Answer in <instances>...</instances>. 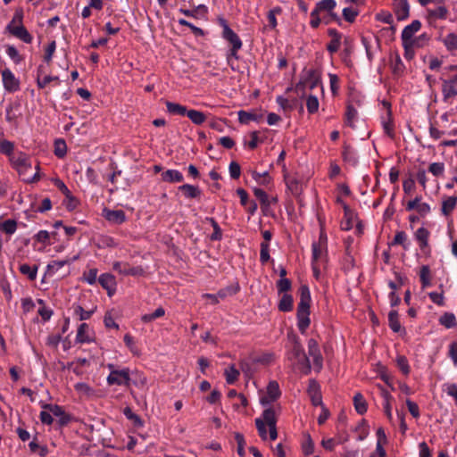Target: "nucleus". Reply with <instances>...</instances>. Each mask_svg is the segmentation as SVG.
Here are the masks:
<instances>
[{"label":"nucleus","instance_id":"052dcab7","mask_svg":"<svg viewBox=\"0 0 457 457\" xmlns=\"http://www.w3.org/2000/svg\"><path fill=\"white\" fill-rule=\"evenodd\" d=\"M358 14H359V12L353 8L345 7L343 9V17L346 21H348L350 23L354 22Z\"/></svg>","mask_w":457,"mask_h":457},{"label":"nucleus","instance_id":"393cba45","mask_svg":"<svg viewBox=\"0 0 457 457\" xmlns=\"http://www.w3.org/2000/svg\"><path fill=\"white\" fill-rule=\"evenodd\" d=\"M262 118L263 115L262 113L257 114L255 112H246L243 110L238 112V120L240 123L246 124L250 120L260 121L261 120H262Z\"/></svg>","mask_w":457,"mask_h":457},{"label":"nucleus","instance_id":"9d476101","mask_svg":"<svg viewBox=\"0 0 457 457\" xmlns=\"http://www.w3.org/2000/svg\"><path fill=\"white\" fill-rule=\"evenodd\" d=\"M281 395L279 386L277 381H270L267 386V395L260 400L262 405H268L275 402Z\"/></svg>","mask_w":457,"mask_h":457},{"label":"nucleus","instance_id":"4468645a","mask_svg":"<svg viewBox=\"0 0 457 457\" xmlns=\"http://www.w3.org/2000/svg\"><path fill=\"white\" fill-rule=\"evenodd\" d=\"M32 167L31 165V162L30 161L29 162V166H25V167H22L21 168H19L17 169L16 170L18 171L20 177L21 178V179L25 182V183H28V184H30V183H35V182H37L39 179H40V175H39V163L37 164L36 166V169H37V172L33 175V176H30L28 174V170H30Z\"/></svg>","mask_w":457,"mask_h":457},{"label":"nucleus","instance_id":"bf43d9fd","mask_svg":"<svg viewBox=\"0 0 457 457\" xmlns=\"http://www.w3.org/2000/svg\"><path fill=\"white\" fill-rule=\"evenodd\" d=\"M14 145L11 141L2 140L0 142V152L11 157L13 154Z\"/></svg>","mask_w":457,"mask_h":457},{"label":"nucleus","instance_id":"2f4dec72","mask_svg":"<svg viewBox=\"0 0 457 457\" xmlns=\"http://www.w3.org/2000/svg\"><path fill=\"white\" fill-rule=\"evenodd\" d=\"M356 116H357V110L349 101L346 105V112L345 114V124L351 128H354L353 120L356 118Z\"/></svg>","mask_w":457,"mask_h":457},{"label":"nucleus","instance_id":"e2e57ef3","mask_svg":"<svg viewBox=\"0 0 457 457\" xmlns=\"http://www.w3.org/2000/svg\"><path fill=\"white\" fill-rule=\"evenodd\" d=\"M42 407L47 411H49L52 415L58 417L62 415L65 411L63 408L58 404H52V403H45L42 405Z\"/></svg>","mask_w":457,"mask_h":457},{"label":"nucleus","instance_id":"4c0bfd02","mask_svg":"<svg viewBox=\"0 0 457 457\" xmlns=\"http://www.w3.org/2000/svg\"><path fill=\"white\" fill-rule=\"evenodd\" d=\"M305 440L302 443V451L304 455H311L314 452V443L309 433L304 434Z\"/></svg>","mask_w":457,"mask_h":457},{"label":"nucleus","instance_id":"5fc2aeb1","mask_svg":"<svg viewBox=\"0 0 457 457\" xmlns=\"http://www.w3.org/2000/svg\"><path fill=\"white\" fill-rule=\"evenodd\" d=\"M306 107L310 113H315L319 109V100L315 96L309 95L306 99Z\"/></svg>","mask_w":457,"mask_h":457},{"label":"nucleus","instance_id":"ea45409f","mask_svg":"<svg viewBox=\"0 0 457 457\" xmlns=\"http://www.w3.org/2000/svg\"><path fill=\"white\" fill-rule=\"evenodd\" d=\"M297 366L304 375H308L312 370L310 360L305 353L300 356V359H297Z\"/></svg>","mask_w":457,"mask_h":457},{"label":"nucleus","instance_id":"3c124183","mask_svg":"<svg viewBox=\"0 0 457 457\" xmlns=\"http://www.w3.org/2000/svg\"><path fill=\"white\" fill-rule=\"evenodd\" d=\"M277 103L279 104V106L284 110V111H292L296 103H297V100L295 99L294 101L290 102L288 99L279 96L277 97Z\"/></svg>","mask_w":457,"mask_h":457},{"label":"nucleus","instance_id":"412c9836","mask_svg":"<svg viewBox=\"0 0 457 457\" xmlns=\"http://www.w3.org/2000/svg\"><path fill=\"white\" fill-rule=\"evenodd\" d=\"M294 307V298L292 295L284 294L279 300L278 304V309L279 312H288L293 310Z\"/></svg>","mask_w":457,"mask_h":457},{"label":"nucleus","instance_id":"2eb2a0df","mask_svg":"<svg viewBox=\"0 0 457 457\" xmlns=\"http://www.w3.org/2000/svg\"><path fill=\"white\" fill-rule=\"evenodd\" d=\"M421 28V23L419 20H414L410 25L406 26L402 32V41L407 43H414L411 39L414 33L419 31Z\"/></svg>","mask_w":457,"mask_h":457},{"label":"nucleus","instance_id":"864d4df0","mask_svg":"<svg viewBox=\"0 0 457 457\" xmlns=\"http://www.w3.org/2000/svg\"><path fill=\"white\" fill-rule=\"evenodd\" d=\"M253 195L257 199H259L262 206L267 207L270 205L269 196L263 189L255 187L253 189Z\"/></svg>","mask_w":457,"mask_h":457},{"label":"nucleus","instance_id":"e433bc0d","mask_svg":"<svg viewBox=\"0 0 457 457\" xmlns=\"http://www.w3.org/2000/svg\"><path fill=\"white\" fill-rule=\"evenodd\" d=\"M443 43L448 51L457 50V34L453 32L447 34L443 39Z\"/></svg>","mask_w":457,"mask_h":457},{"label":"nucleus","instance_id":"5701e85b","mask_svg":"<svg viewBox=\"0 0 457 457\" xmlns=\"http://www.w3.org/2000/svg\"><path fill=\"white\" fill-rule=\"evenodd\" d=\"M162 179L165 182L175 183L183 180V175L177 170H168L162 173Z\"/></svg>","mask_w":457,"mask_h":457},{"label":"nucleus","instance_id":"20e7f679","mask_svg":"<svg viewBox=\"0 0 457 457\" xmlns=\"http://www.w3.org/2000/svg\"><path fill=\"white\" fill-rule=\"evenodd\" d=\"M222 37L232 46L229 56L238 59L237 51L242 47V41L239 37L229 27H227L225 31H222Z\"/></svg>","mask_w":457,"mask_h":457},{"label":"nucleus","instance_id":"1a4fd4ad","mask_svg":"<svg viewBox=\"0 0 457 457\" xmlns=\"http://www.w3.org/2000/svg\"><path fill=\"white\" fill-rule=\"evenodd\" d=\"M307 394L310 396L311 402L314 406L323 405L320 386L316 379L312 378L309 380Z\"/></svg>","mask_w":457,"mask_h":457},{"label":"nucleus","instance_id":"423d86ee","mask_svg":"<svg viewBox=\"0 0 457 457\" xmlns=\"http://www.w3.org/2000/svg\"><path fill=\"white\" fill-rule=\"evenodd\" d=\"M262 418L269 427V435L270 440H275L278 437L277 431V418L273 408L265 409L262 412Z\"/></svg>","mask_w":457,"mask_h":457},{"label":"nucleus","instance_id":"8fccbe9b","mask_svg":"<svg viewBox=\"0 0 457 457\" xmlns=\"http://www.w3.org/2000/svg\"><path fill=\"white\" fill-rule=\"evenodd\" d=\"M383 129L384 132L391 138L394 139L395 137L393 117L387 116V120L383 121Z\"/></svg>","mask_w":457,"mask_h":457},{"label":"nucleus","instance_id":"a211bd4d","mask_svg":"<svg viewBox=\"0 0 457 457\" xmlns=\"http://www.w3.org/2000/svg\"><path fill=\"white\" fill-rule=\"evenodd\" d=\"M343 209L345 220L341 222V228L343 230H350L353 228V220L356 213L345 203H343Z\"/></svg>","mask_w":457,"mask_h":457},{"label":"nucleus","instance_id":"09e8293b","mask_svg":"<svg viewBox=\"0 0 457 457\" xmlns=\"http://www.w3.org/2000/svg\"><path fill=\"white\" fill-rule=\"evenodd\" d=\"M420 278L422 287H426L430 285V270L427 265H423L420 268Z\"/></svg>","mask_w":457,"mask_h":457},{"label":"nucleus","instance_id":"6e6552de","mask_svg":"<svg viewBox=\"0 0 457 457\" xmlns=\"http://www.w3.org/2000/svg\"><path fill=\"white\" fill-rule=\"evenodd\" d=\"M308 353L309 355L313 358L314 368L317 371H320L322 369L323 358L321 356L318 342L313 338H311L308 341Z\"/></svg>","mask_w":457,"mask_h":457},{"label":"nucleus","instance_id":"69168bd1","mask_svg":"<svg viewBox=\"0 0 457 457\" xmlns=\"http://www.w3.org/2000/svg\"><path fill=\"white\" fill-rule=\"evenodd\" d=\"M274 359V354L266 353L262 354L261 356L253 358V363H261L263 365L270 364Z\"/></svg>","mask_w":457,"mask_h":457},{"label":"nucleus","instance_id":"49530a36","mask_svg":"<svg viewBox=\"0 0 457 457\" xmlns=\"http://www.w3.org/2000/svg\"><path fill=\"white\" fill-rule=\"evenodd\" d=\"M448 10L445 6H439L435 10H428V18L445 20L447 17Z\"/></svg>","mask_w":457,"mask_h":457},{"label":"nucleus","instance_id":"58836bf2","mask_svg":"<svg viewBox=\"0 0 457 457\" xmlns=\"http://www.w3.org/2000/svg\"><path fill=\"white\" fill-rule=\"evenodd\" d=\"M54 153L58 158H63L66 155L67 145L64 139L59 138L54 141Z\"/></svg>","mask_w":457,"mask_h":457},{"label":"nucleus","instance_id":"39448f33","mask_svg":"<svg viewBox=\"0 0 457 457\" xmlns=\"http://www.w3.org/2000/svg\"><path fill=\"white\" fill-rule=\"evenodd\" d=\"M2 80L4 89L9 93L17 92L21 88L19 79L9 69H4L2 71Z\"/></svg>","mask_w":457,"mask_h":457},{"label":"nucleus","instance_id":"9b49d317","mask_svg":"<svg viewBox=\"0 0 457 457\" xmlns=\"http://www.w3.org/2000/svg\"><path fill=\"white\" fill-rule=\"evenodd\" d=\"M6 29L12 35L23 42L27 44H30L32 42V36L23 25L12 26V24H8Z\"/></svg>","mask_w":457,"mask_h":457},{"label":"nucleus","instance_id":"f704fd0d","mask_svg":"<svg viewBox=\"0 0 457 457\" xmlns=\"http://www.w3.org/2000/svg\"><path fill=\"white\" fill-rule=\"evenodd\" d=\"M123 414L126 418L132 421L133 425L137 428L143 427L144 421L136 413H134L130 407H125L123 410Z\"/></svg>","mask_w":457,"mask_h":457},{"label":"nucleus","instance_id":"f3484780","mask_svg":"<svg viewBox=\"0 0 457 457\" xmlns=\"http://www.w3.org/2000/svg\"><path fill=\"white\" fill-rule=\"evenodd\" d=\"M398 21H403L409 17L410 6L407 0H400L394 8Z\"/></svg>","mask_w":457,"mask_h":457},{"label":"nucleus","instance_id":"473e14b6","mask_svg":"<svg viewBox=\"0 0 457 457\" xmlns=\"http://www.w3.org/2000/svg\"><path fill=\"white\" fill-rule=\"evenodd\" d=\"M166 107H167V111L170 113L181 115V116L187 115V112L188 111L186 106L181 105L177 103L169 102V101L166 102Z\"/></svg>","mask_w":457,"mask_h":457},{"label":"nucleus","instance_id":"c756f323","mask_svg":"<svg viewBox=\"0 0 457 457\" xmlns=\"http://www.w3.org/2000/svg\"><path fill=\"white\" fill-rule=\"evenodd\" d=\"M238 364L241 371L246 378H251L253 376L255 369L253 368L254 363H253V360L249 361L246 359H243L239 361Z\"/></svg>","mask_w":457,"mask_h":457},{"label":"nucleus","instance_id":"7c9ffc66","mask_svg":"<svg viewBox=\"0 0 457 457\" xmlns=\"http://www.w3.org/2000/svg\"><path fill=\"white\" fill-rule=\"evenodd\" d=\"M457 204V196H449L442 203V213L445 216L450 215Z\"/></svg>","mask_w":457,"mask_h":457},{"label":"nucleus","instance_id":"ddd939ff","mask_svg":"<svg viewBox=\"0 0 457 457\" xmlns=\"http://www.w3.org/2000/svg\"><path fill=\"white\" fill-rule=\"evenodd\" d=\"M99 284L107 291L109 296H112L116 291V279L111 273H104L98 278Z\"/></svg>","mask_w":457,"mask_h":457},{"label":"nucleus","instance_id":"a878e982","mask_svg":"<svg viewBox=\"0 0 457 457\" xmlns=\"http://www.w3.org/2000/svg\"><path fill=\"white\" fill-rule=\"evenodd\" d=\"M428 237H429V231L421 227L417 229L415 233L416 240L419 242V245L421 250L426 248L428 245Z\"/></svg>","mask_w":457,"mask_h":457},{"label":"nucleus","instance_id":"aec40b11","mask_svg":"<svg viewBox=\"0 0 457 457\" xmlns=\"http://www.w3.org/2000/svg\"><path fill=\"white\" fill-rule=\"evenodd\" d=\"M179 190L183 193L186 198H198L201 195V190L198 187L190 184H184L179 187Z\"/></svg>","mask_w":457,"mask_h":457},{"label":"nucleus","instance_id":"0e129e2a","mask_svg":"<svg viewBox=\"0 0 457 457\" xmlns=\"http://www.w3.org/2000/svg\"><path fill=\"white\" fill-rule=\"evenodd\" d=\"M445 164L443 162H433L428 167V171L436 177H440L444 174Z\"/></svg>","mask_w":457,"mask_h":457},{"label":"nucleus","instance_id":"c03bdc74","mask_svg":"<svg viewBox=\"0 0 457 457\" xmlns=\"http://www.w3.org/2000/svg\"><path fill=\"white\" fill-rule=\"evenodd\" d=\"M17 228V222L14 220L9 219L0 224V229L8 235H12Z\"/></svg>","mask_w":457,"mask_h":457},{"label":"nucleus","instance_id":"c85d7f7f","mask_svg":"<svg viewBox=\"0 0 457 457\" xmlns=\"http://www.w3.org/2000/svg\"><path fill=\"white\" fill-rule=\"evenodd\" d=\"M439 323L446 328H453L457 326L455 315L452 312H445L439 318Z\"/></svg>","mask_w":457,"mask_h":457},{"label":"nucleus","instance_id":"bb28decb","mask_svg":"<svg viewBox=\"0 0 457 457\" xmlns=\"http://www.w3.org/2000/svg\"><path fill=\"white\" fill-rule=\"evenodd\" d=\"M252 178L261 186L267 187L269 186L271 181L272 178L270 176L268 171H265L263 173L257 172L256 170H251Z\"/></svg>","mask_w":457,"mask_h":457},{"label":"nucleus","instance_id":"37998d69","mask_svg":"<svg viewBox=\"0 0 457 457\" xmlns=\"http://www.w3.org/2000/svg\"><path fill=\"white\" fill-rule=\"evenodd\" d=\"M20 272L23 275H26L30 280H34L37 277V266H29L27 263L21 264L20 266Z\"/></svg>","mask_w":457,"mask_h":457},{"label":"nucleus","instance_id":"4be33fe9","mask_svg":"<svg viewBox=\"0 0 457 457\" xmlns=\"http://www.w3.org/2000/svg\"><path fill=\"white\" fill-rule=\"evenodd\" d=\"M388 325L389 328L395 333L400 332L403 330L405 331L404 328H402L400 320H399V314L396 310H392L388 313Z\"/></svg>","mask_w":457,"mask_h":457},{"label":"nucleus","instance_id":"680f3d73","mask_svg":"<svg viewBox=\"0 0 457 457\" xmlns=\"http://www.w3.org/2000/svg\"><path fill=\"white\" fill-rule=\"evenodd\" d=\"M255 426H256V428L258 430L260 437L262 440H266L267 439V429H266V422L263 420V418L262 419H260V418L256 419L255 420Z\"/></svg>","mask_w":457,"mask_h":457},{"label":"nucleus","instance_id":"f03ea898","mask_svg":"<svg viewBox=\"0 0 457 457\" xmlns=\"http://www.w3.org/2000/svg\"><path fill=\"white\" fill-rule=\"evenodd\" d=\"M320 87L322 90L321 82L315 70H309L306 71L304 78H302L300 81L295 85V90L297 94L302 93V96L304 95V90L308 87L310 90Z\"/></svg>","mask_w":457,"mask_h":457},{"label":"nucleus","instance_id":"de8ad7c7","mask_svg":"<svg viewBox=\"0 0 457 457\" xmlns=\"http://www.w3.org/2000/svg\"><path fill=\"white\" fill-rule=\"evenodd\" d=\"M234 437L237 444V451L238 455L240 457H245V441L244 435L239 432H235Z\"/></svg>","mask_w":457,"mask_h":457},{"label":"nucleus","instance_id":"6e6d98bb","mask_svg":"<svg viewBox=\"0 0 457 457\" xmlns=\"http://www.w3.org/2000/svg\"><path fill=\"white\" fill-rule=\"evenodd\" d=\"M291 287L292 282L289 278H280L277 282V289L278 294H287V292L289 291Z\"/></svg>","mask_w":457,"mask_h":457},{"label":"nucleus","instance_id":"338daca9","mask_svg":"<svg viewBox=\"0 0 457 457\" xmlns=\"http://www.w3.org/2000/svg\"><path fill=\"white\" fill-rule=\"evenodd\" d=\"M6 54L16 64L20 63L23 60L18 50L13 46H7Z\"/></svg>","mask_w":457,"mask_h":457},{"label":"nucleus","instance_id":"0eeeda50","mask_svg":"<svg viewBox=\"0 0 457 457\" xmlns=\"http://www.w3.org/2000/svg\"><path fill=\"white\" fill-rule=\"evenodd\" d=\"M442 94L445 102L457 96V74L450 79H443Z\"/></svg>","mask_w":457,"mask_h":457},{"label":"nucleus","instance_id":"6ab92c4d","mask_svg":"<svg viewBox=\"0 0 457 457\" xmlns=\"http://www.w3.org/2000/svg\"><path fill=\"white\" fill-rule=\"evenodd\" d=\"M10 161L15 170H17L19 168L22 169V167H25L26 165L29 166L30 159L27 154L20 152L16 154H12L10 157Z\"/></svg>","mask_w":457,"mask_h":457},{"label":"nucleus","instance_id":"13d9d810","mask_svg":"<svg viewBox=\"0 0 457 457\" xmlns=\"http://www.w3.org/2000/svg\"><path fill=\"white\" fill-rule=\"evenodd\" d=\"M407 240V235L404 231H397L395 236L391 243V245H400L403 247V249H407V245L405 242Z\"/></svg>","mask_w":457,"mask_h":457},{"label":"nucleus","instance_id":"79ce46f5","mask_svg":"<svg viewBox=\"0 0 457 457\" xmlns=\"http://www.w3.org/2000/svg\"><path fill=\"white\" fill-rule=\"evenodd\" d=\"M164 314L165 310L162 307H159L154 312L143 315L141 317V320L145 323H149L158 318L164 316Z\"/></svg>","mask_w":457,"mask_h":457},{"label":"nucleus","instance_id":"7ed1b4c3","mask_svg":"<svg viewBox=\"0 0 457 457\" xmlns=\"http://www.w3.org/2000/svg\"><path fill=\"white\" fill-rule=\"evenodd\" d=\"M109 368L112 370L107 378V382L109 385L129 386L130 377L129 369H123L121 370H112V364H109Z\"/></svg>","mask_w":457,"mask_h":457},{"label":"nucleus","instance_id":"a19ab883","mask_svg":"<svg viewBox=\"0 0 457 457\" xmlns=\"http://www.w3.org/2000/svg\"><path fill=\"white\" fill-rule=\"evenodd\" d=\"M240 371L233 364L225 370L226 381L229 385L234 384L238 379Z\"/></svg>","mask_w":457,"mask_h":457},{"label":"nucleus","instance_id":"c9c22d12","mask_svg":"<svg viewBox=\"0 0 457 457\" xmlns=\"http://www.w3.org/2000/svg\"><path fill=\"white\" fill-rule=\"evenodd\" d=\"M288 337L292 338V341H293L292 353H293L295 358L300 359V356H302L305 353L303 349V346L300 343L298 337L296 335L293 334V335H288Z\"/></svg>","mask_w":457,"mask_h":457},{"label":"nucleus","instance_id":"a18cd8bd","mask_svg":"<svg viewBox=\"0 0 457 457\" xmlns=\"http://www.w3.org/2000/svg\"><path fill=\"white\" fill-rule=\"evenodd\" d=\"M337 3L335 0H321L316 4V8L320 12H330L336 7Z\"/></svg>","mask_w":457,"mask_h":457},{"label":"nucleus","instance_id":"cd10ccee","mask_svg":"<svg viewBox=\"0 0 457 457\" xmlns=\"http://www.w3.org/2000/svg\"><path fill=\"white\" fill-rule=\"evenodd\" d=\"M88 325L87 323H81L77 331L76 341L79 344L90 343L92 339L87 335Z\"/></svg>","mask_w":457,"mask_h":457},{"label":"nucleus","instance_id":"72a5a7b5","mask_svg":"<svg viewBox=\"0 0 457 457\" xmlns=\"http://www.w3.org/2000/svg\"><path fill=\"white\" fill-rule=\"evenodd\" d=\"M187 116L195 125H201L206 120L205 114L203 112L196 110H188L187 112Z\"/></svg>","mask_w":457,"mask_h":457},{"label":"nucleus","instance_id":"4d7b16f0","mask_svg":"<svg viewBox=\"0 0 457 457\" xmlns=\"http://www.w3.org/2000/svg\"><path fill=\"white\" fill-rule=\"evenodd\" d=\"M56 235V232L50 234L46 230H40L35 235V238L37 242L51 245L49 242L50 237L53 236L54 237Z\"/></svg>","mask_w":457,"mask_h":457},{"label":"nucleus","instance_id":"f257e3e1","mask_svg":"<svg viewBox=\"0 0 457 457\" xmlns=\"http://www.w3.org/2000/svg\"><path fill=\"white\" fill-rule=\"evenodd\" d=\"M300 302L297 305V326L302 334L306 332L309 328L310 320V304H311V293L307 285H301L299 287Z\"/></svg>","mask_w":457,"mask_h":457},{"label":"nucleus","instance_id":"774afa93","mask_svg":"<svg viewBox=\"0 0 457 457\" xmlns=\"http://www.w3.org/2000/svg\"><path fill=\"white\" fill-rule=\"evenodd\" d=\"M65 197L66 199L64 200L63 204L65 205L66 209L70 212L75 210L79 204V200L73 196L71 193L69 194V196Z\"/></svg>","mask_w":457,"mask_h":457},{"label":"nucleus","instance_id":"603ef678","mask_svg":"<svg viewBox=\"0 0 457 457\" xmlns=\"http://www.w3.org/2000/svg\"><path fill=\"white\" fill-rule=\"evenodd\" d=\"M396 364L400 370L405 375L410 373V366L407 358L404 355H398L396 358Z\"/></svg>","mask_w":457,"mask_h":457},{"label":"nucleus","instance_id":"f8f14e48","mask_svg":"<svg viewBox=\"0 0 457 457\" xmlns=\"http://www.w3.org/2000/svg\"><path fill=\"white\" fill-rule=\"evenodd\" d=\"M282 170L284 173V179L286 181L287 188L291 191V193L295 195H298L302 192V184L298 180L297 178L290 176L287 172L286 164L283 163Z\"/></svg>","mask_w":457,"mask_h":457},{"label":"nucleus","instance_id":"b1692460","mask_svg":"<svg viewBox=\"0 0 457 457\" xmlns=\"http://www.w3.org/2000/svg\"><path fill=\"white\" fill-rule=\"evenodd\" d=\"M353 405L357 413L362 415L368 410V404L361 393H356L353 396Z\"/></svg>","mask_w":457,"mask_h":457},{"label":"nucleus","instance_id":"dca6fc26","mask_svg":"<svg viewBox=\"0 0 457 457\" xmlns=\"http://www.w3.org/2000/svg\"><path fill=\"white\" fill-rule=\"evenodd\" d=\"M105 220L113 224H122L126 220V215L122 210H104Z\"/></svg>","mask_w":457,"mask_h":457}]
</instances>
